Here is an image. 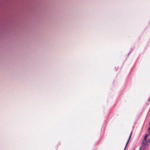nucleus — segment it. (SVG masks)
I'll list each match as a JSON object with an SVG mask.
<instances>
[{
  "label": "nucleus",
  "instance_id": "obj_1",
  "mask_svg": "<svg viewBox=\"0 0 150 150\" xmlns=\"http://www.w3.org/2000/svg\"><path fill=\"white\" fill-rule=\"evenodd\" d=\"M148 146V144L147 143H146L143 144L142 146V147L144 149V150H147V149H146V148Z\"/></svg>",
  "mask_w": 150,
  "mask_h": 150
},
{
  "label": "nucleus",
  "instance_id": "obj_5",
  "mask_svg": "<svg viewBox=\"0 0 150 150\" xmlns=\"http://www.w3.org/2000/svg\"><path fill=\"white\" fill-rule=\"evenodd\" d=\"M140 150H142V148L141 147L140 148Z\"/></svg>",
  "mask_w": 150,
  "mask_h": 150
},
{
  "label": "nucleus",
  "instance_id": "obj_2",
  "mask_svg": "<svg viewBox=\"0 0 150 150\" xmlns=\"http://www.w3.org/2000/svg\"><path fill=\"white\" fill-rule=\"evenodd\" d=\"M132 132H131V133H130V135L129 136V139H128V141H127V144H126V146H125V148L124 150H125V149H126V147L127 146V144H128V143L129 142V139H130V138L131 137V135H132Z\"/></svg>",
  "mask_w": 150,
  "mask_h": 150
},
{
  "label": "nucleus",
  "instance_id": "obj_6",
  "mask_svg": "<svg viewBox=\"0 0 150 150\" xmlns=\"http://www.w3.org/2000/svg\"><path fill=\"white\" fill-rule=\"evenodd\" d=\"M149 100H150V99H149Z\"/></svg>",
  "mask_w": 150,
  "mask_h": 150
},
{
  "label": "nucleus",
  "instance_id": "obj_3",
  "mask_svg": "<svg viewBox=\"0 0 150 150\" xmlns=\"http://www.w3.org/2000/svg\"><path fill=\"white\" fill-rule=\"evenodd\" d=\"M148 135L146 134L145 135L144 137V141H143V142L144 143V142L145 141H146V138L147 137H148Z\"/></svg>",
  "mask_w": 150,
  "mask_h": 150
},
{
  "label": "nucleus",
  "instance_id": "obj_4",
  "mask_svg": "<svg viewBox=\"0 0 150 150\" xmlns=\"http://www.w3.org/2000/svg\"><path fill=\"white\" fill-rule=\"evenodd\" d=\"M148 132L149 133H150V127L148 129Z\"/></svg>",
  "mask_w": 150,
  "mask_h": 150
}]
</instances>
